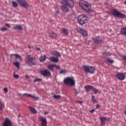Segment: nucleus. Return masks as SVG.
Listing matches in <instances>:
<instances>
[{"label": "nucleus", "instance_id": "1", "mask_svg": "<svg viewBox=\"0 0 126 126\" xmlns=\"http://www.w3.org/2000/svg\"><path fill=\"white\" fill-rule=\"evenodd\" d=\"M79 5L83 10H85V11L89 13L90 15H94L95 12L93 10L91 4L88 3L87 1L81 0L79 2Z\"/></svg>", "mask_w": 126, "mask_h": 126}, {"label": "nucleus", "instance_id": "2", "mask_svg": "<svg viewBox=\"0 0 126 126\" xmlns=\"http://www.w3.org/2000/svg\"><path fill=\"white\" fill-rule=\"evenodd\" d=\"M62 5L61 9L63 12H67L70 8H72L74 6V2L72 0H63L62 1Z\"/></svg>", "mask_w": 126, "mask_h": 126}, {"label": "nucleus", "instance_id": "3", "mask_svg": "<svg viewBox=\"0 0 126 126\" xmlns=\"http://www.w3.org/2000/svg\"><path fill=\"white\" fill-rule=\"evenodd\" d=\"M25 60L26 63L28 66H32V65H36L37 64V59L32 56V55H27Z\"/></svg>", "mask_w": 126, "mask_h": 126}, {"label": "nucleus", "instance_id": "4", "mask_svg": "<svg viewBox=\"0 0 126 126\" xmlns=\"http://www.w3.org/2000/svg\"><path fill=\"white\" fill-rule=\"evenodd\" d=\"M77 20L79 24H80V25H84V24L88 22L89 18L84 15H80L78 16Z\"/></svg>", "mask_w": 126, "mask_h": 126}, {"label": "nucleus", "instance_id": "5", "mask_svg": "<svg viewBox=\"0 0 126 126\" xmlns=\"http://www.w3.org/2000/svg\"><path fill=\"white\" fill-rule=\"evenodd\" d=\"M63 83L65 85L74 86V85H75L74 78L72 77H67L64 79Z\"/></svg>", "mask_w": 126, "mask_h": 126}, {"label": "nucleus", "instance_id": "6", "mask_svg": "<svg viewBox=\"0 0 126 126\" xmlns=\"http://www.w3.org/2000/svg\"><path fill=\"white\" fill-rule=\"evenodd\" d=\"M111 13H112L114 16H116V17H119L120 18H126V15L121 13L116 9H112L111 10Z\"/></svg>", "mask_w": 126, "mask_h": 126}, {"label": "nucleus", "instance_id": "7", "mask_svg": "<svg viewBox=\"0 0 126 126\" xmlns=\"http://www.w3.org/2000/svg\"><path fill=\"white\" fill-rule=\"evenodd\" d=\"M84 70L86 73H94L95 71V68L93 66H87L86 65L84 66Z\"/></svg>", "mask_w": 126, "mask_h": 126}, {"label": "nucleus", "instance_id": "8", "mask_svg": "<svg viewBox=\"0 0 126 126\" xmlns=\"http://www.w3.org/2000/svg\"><path fill=\"white\" fill-rule=\"evenodd\" d=\"M40 74L43 76H45V77H49V76H51V75H52L51 71H50V70L48 69L41 70L40 71Z\"/></svg>", "mask_w": 126, "mask_h": 126}, {"label": "nucleus", "instance_id": "9", "mask_svg": "<svg viewBox=\"0 0 126 126\" xmlns=\"http://www.w3.org/2000/svg\"><path fill=\"white\" fill-rule=\"evenodd\" d=\"M18 2H19L20 5L21 6H23L25 8H28L29 7V5L28 3L27 2L26 0H16Z\"/></svg>", "mask_w": 126, "mask_h": 126}, {"label": "nucleus", "instance_id": "10", "mask_svg": "<svg viewBox=\"0 0 126 126\" xmlns=\"http://www.w3.org/2000/svg\"><path fill=\"white\" fill-rule=\"evenodd\" d=\"M3 126H12V122L9 119L6 118L5 121L3 122Z\"/></svg>", "mask_w": 126, "mask_h": 126}, {"label": "nucleus", "instance_id": "11", "mask_svg": "<svg viewBox=\"0 0 126 126\" xmlns=\"http://www.w3.org/2000/svg\"><path fill=\"white\" fill-rule=\"evenodd\" d=\"M39 121L42 122V126H47V119L41 116L39 117Z\"/></svg>", "mask_w": 126, "mask_h": 126}, {"label": "nucleus", "instance_id": "12", "mask_svg": "<svg viewBox=\"0 0 126 126\" xmlns=\"http://www.w3.org/2000/svg\"><path fill=\"white\" fill-rule=\"evenodd\" d=\"M117 77L119 80H124V79H126V74L122 73H118L117 75Z\"/></svg>", "mask_w": 126, "mask_h": 126}, {"label": "nucleus", "instance_id": "13", "mask_svg": "<svg viewBox=\"0 0 126 126\" xmlns=\"http://www.w3.org/2000/svg\"><path fill=\"white\" fill-rule=\"evenodd\" d=\"M93 40L94 43L96 44H100L103 42L101 38L100 37L98 36L95 38H93Z\"/></svg>", "mask_w": 126, "mask_h": 126}, {"label": "nucleus", "instance_id": "14", "mask_svg": "<svg viewBox=\"0 0 126 126\" xmlns=\"http://www.w3.org/2000/svg\"><path fill=\"white\" fill-rule=\"evenodd\" d=\"M78 32L82 34L83 36H87V32L83 29L79 28L78 29Z\"/></svg>", "mask_w": 126, "mask_h": 126}, {"label": "nucleus", "instance_id": "15", "mask_svg": "<svg viewBox=\"0 0 126 126\" xmlns=\"http://www.w3.org/2000/svg\"><path fill=\"white\" fill-rule=\"evenodd\" d=\"M100 120V126H103L106 125V121H107V118L105 117H100L99 118Z\"/></svg>", "mask_w": 126, "mask_h": 126}, {"label": "nucleus", "instance_id": "16", "mask_svg": "<svg viewBox=\"0 0 126 126\" xmlns=\"http://www.w3.org/2000/svg\"><path fill=\"white\" fill-rule=\"evenodd\" d=\"M23 25H16L14 26L13 29L14 30H19V31H21L23 29Z\"/></svg>", "mask_w": 126, "mask_h": 126}, {"label": "nucleus", "instance_id": "17", "mask_svg": "<svg viewBox=\"0 0 126 126\" xmlns=\"http://www.w3.org/2000/svg\"><path fill=\"white\" fill-rule=\"evenodd\" d=\"M23 96L24 97H25V98H28V97H31V98H32L33 100H35V99H37V97L35 95H33L30 94H24Z\"/></svg>", "mask_w": 126, "mask_h": 126}, {"label": "nucleus", "instance_id": "18", "mask_svg": "<svg viewBox=\"0 0 126 126\" xmlns=\"http://www.w3.org/2000/svg\"><path fill=\"white\" fill-rule=\"evenodd\" d=\"M49 61H51V62H52L53 63H59V62H60L59 60V57H51L49 58Z\"/></svg>", "mask_w": 126, "mask_h": 126}, {"label": "nucleus", "instance_id": "19", "mask_svg": "<svg viewBox=\"0 0 126 126\" xmlns=\"http://www.w3.org/2000/svg\"><path fill=\"white\" fill-rule=\"evenodd\" d=\"M85 89V91H86L88 93L90 91L91 89H93L94 88V86L91 85H87L84 87Z\"/></svg>", "mask_w": 126, "mask_h": 126}, {"label": "nucleus", "instance_id": "20", "mask_svg": "<svg viewBox=\"0 0 126 126\" xmlns=\"http://www.w3.org/2000/svg\"><path fill=\"white\" fill-rule=\"evenodd\" d=\"M47 68L51 71H52V72H54V70H55V64H51L48 65L47 66Z\"/></svg>", "mask_w": 126, "mask_h": 126}, {"label": "nucleus", "instance_id": "21", "mask_svg": "<svg viewBox=\"0 0 126 126\" xmlns=\"http://www.w3.org/2000/svg\"><path fill=\"white\" fill-rule=\"evenodd\" d=\"M52 55L56 56V57H57L58 58H61V57H62V54L61 53L58 51H53L52 52Z\"/></svg>", "mask_w": 126, "mask_h": 126}, {"label": "nucleus", "instance_id": "22", "mask_svg": "<svg viewBox=\"0 0 126 126\" xmlns=\"http://www.w3.org/2000/svg\"><path fill=\"white\" fill-rule=\"evenodd\" d=\"M120 32L122 35H123L124 36H126V27L121 29Z\"/></svg>", "mask_w": 126, "mask_h": 126}, {"label": "nucleus", "instance_id": "23", "mask_svg": "<svg viewBox=\"0 0 126 126\" xmlns=\"http://www.w3.org/2000/svg\"><path fill=\"white\" fill-rule=\"evenodd\" d=\"M46 59H47L46 55H43V56L40 57L39 61L41 63H43V62L46 61Z\"/></svg>", "mask_w": 126, "mask_h": 126}, {"label": "nucleus", "instance_id": "24", "mask_svg": "<svg viewBox=\"0 0 126 126\" xmlns=\"http://www.w3.org/2000/svg\"><path fill=\"white\" fill-rule=\"evenodd\" d=\"M11 56H15L16 58H17V59H18V60L20 61V62H22V58H21V56L18 54H12Z\"/></svg>", "mask_w": 126, "mask_h": 126}, {"label": "nucleus", "instance_id": "25", "mask_svg": "<svg viewBox=\"0 0 126 126\" xmlns=\"http://www.w3.org/2000/svg\"><path fill=\"white\" fill-rule=\"evenodd\" d=\"M29 108L32 113H33V114H37V111H36V109L35 108H32L31 106H29Z\"/></svg>", "mask_w": 126, "mask_h": 126}, {"label": "nucleus", "instance_id": "26", "mask_svg": "<svg viewBox=\"0 0 126 126\" xmlns=\"http://www.w3.org/2000/svg\"><path fill=\"white\" fill-rule=\"evenodd\" d=\"M62 32H63V34H65V35H68V31L65 28L62 29Z\"/></svg>", "mask_w": 126, "mask_h": 126}, {"label": "nucleus", "instance_id": "27", "mask_svg": "<svg viewBox=\"0 0 126 126\" xmlns=\"http://www.w3.org/2000/svg\"><path fill=\"white\" fill-rule=\"evenodd\" d=\"M12 3L13 7L16 8L18 6V3L15 1H12Z\"/></svg>", "mask_w": 126, "mask_h": 126}, {"label": "nucleus", "instance_id": "28", "mask_svg": "<svg viewBox=\"0 0 126 126\" xmlns=\"http://www.w3.org/2000/svg\"><path fill=\"white\" fill-rule=\"evenodd\" d=\"M92 100L93 104H96V103H97V101L96 100V99H95V96L94 95H92Z\"/></svg>", "mask_w": 126, "mask_h": 126}, {"label": "nucleus", "instance_id": "29", "mask_svg": "<svg viewBox=\"0 0 126 126\" xmlns=\"http://www.w3.org/2000/svg\"><path fill=\"white\" fill-rule=\"evenodd\" d=\"M4 108V104L0 100V111H2V109Z\"/></svg>", "mask_w": 126, "mask_h": 126}, {"label": "nucleus", "instance_id": "30", "mask_svg": "<svg viewBox=\"0 0 126 126\" xmlns=\"http://www.w3.org/2000/svg\"><path fill=\"white\" fill-rule=\"evenodd\" d=\"M92 90L94 94H97V93H101V92H99V91L97 90V89H95L94 88L93 89H92Z\"/></svg>", "mask_w": 126, "mask_h": 126}, {"label": "nucleus", "instance_id": "31", "mask_svg": "<svg viewBox=\"0 0 126 126\" xmlns=\"http://www.w3.org/2000/svg\"><path fill=\"white\" fill-rule=\"evenodd\" d=\"M53 98H54L55 99H60L62 98V96H61V95H57V94H55L53 96Z\"/></svg>", "mask_w": 126, "mask_h": 126}, {"label": "nucleus", "instance_id": "32", "mask_svg": "<svg viewBox=\"0 0 126 126\" xmlns=\"http://www.w3.org/2000/svg\"><path fill=\"white\" fill-rule=\"evenodd\" d=\"M107 63H114V60H111L110 59V58H106Z\"/></svg>", "mask_w": 126, "mask_h": 126}, {"label": "nucleus", "instance_id": "33", "mask_svg": "<svg viewBox=\"0 0 126 126\" xmlns=\"http://www.w3.org/2000/svg\"><path fill=\"white\" fill-rule=\"evenodd\" d=\"M67 70L65 69H62L60 71L59 73L60 74H63V73H67Z\"/></svg>", "mask_w": 126, "mask_h": 126}, {"label": "nucleus", "instance_id": "34", "mask_svg": "<svg viewBox=\"0 0 126 126\" xmlns=\"http://www.w3.org/2000/svg\"><path fill=\"white\" fill-rule=\"evenodd\" d=\"M13 64L17 67V68H19L20 64V63H19V62H14Z\"/></svg>", "mask_w": 126, "mask_h": 126}, {"label": "nucleus", "instance_id": "35", "mask_svg": "<svg viewBox=\"0 0 126 126\" xmlns=\"http://www.w3.org/2000/svg\"><path fill=\"white\" fill-rule=\"evenodd\" d=\"M39 81H42V79L36 78L33 80V82H39Z\"/></svg>", "mask_w": 126, "mask_h": 126}, {"label": "nucleus", "instance_id": "36", "mask_svg": "<svg viewBox=\"0 0 126 126\" xmlns=\"http://www.w3.org/2000/svg\"><path fill=\"white\" fill-rule=\"evenodd\" d=\"M1 31H7L8 30V29L6 28L5 27H2L0 29Z\"/></svg>", "mask_w": 126, "mask_h": 126}, {"label": "nucleus", "instance_id": "37", "mask_svg": "<svg viewBox=\"0 0 126 126\" xmlns=\"http://www.w3.org/2000/svg\"><path fill=\"white\" fill-rule=\"evenodd\" d=\"M51 38H57V34L55 33L54 32H52L51 35Z\"/></svg>", "mask_w": 126, "mask_h": 126}, {"label": "nucleus", "instance_id": "38", "mask_svg": "<svg viewBox=\"0 0 126 126\" xmlns=\"http://www.w3.org/2000/svg\"><path fill=\"white\" fill-rule=\"evenodd\" d=\"M104 54H105L106 56H110L112 55V54L111 53H109L108 52H104Z\"/></svg>", "mask_w": 126, "mask_h": 126}, {"label": "nucleus", "instance_id": "39", "mask_svg": "<svg viewBox=\"0 0 126 126\" xmlns=\"http://www.w3.org/2000/svg\"><path fill=\"white\" fill-rule=\"evenodd\" d=\"M55 67L57 68L58 69H61V66L57 65L56 64H55Z\"/></svg>", "mask_w": 126, "mask_h": 126}, {"label": "nucleus", "instance_id": "40", "mask_svg": "<svg viewBox=\"0 0 126 126\" xmlns=\"http://www.w3.org/2000/svg\"><path fill=\"white\" fill-rule=\"evenodd\" d=\"M14 77H15V78H19V75H18V74H14Z\"/></svg>", "mask_w": 126, "mask_h": 126}, {"label": "nucleus", "instance_id": "41", "mask_svg": "<svg viewBox=\"0 0 126 126\" xmlns=\"http://www.w3.org/2000/svg\"><path fill=\"white\" fill-rule=\"evenodd\" d=\"M4 91L5 93H7V92H8V90H7V88H4Z\"/></svg>", "mask_w": 126, "mask_h": 126}, {"label": "nucleus", "instance_id": "42", "mask_svg": "<svg viewBox=\"0 0 126 126\" xmlns=\"http://www.w3.org/2000/svg\"><path fill=\"white\" fill-rule=\"evenodd\" d=\"M100 104H96V107H95V109H99V108H100Z\"/></svg>", "mask_w": 126, "mask_h": 126}, {"label": "nucleus", "instance_id": "43", "mask_svg": "<svg viewBox=\"0 0 126 126\" xmlns=\"http://www.w3.org/2000/svg\"><path fill=\"white\" fill-rule=\"evenodd\" d=\"M5 26H6L8 28H10V25H9V24H5Z\"/></svg>", "mask_w": 126, "mask_h": 126}, {"label": "nucleus", "instance_id": "44", "mask_svg": "<svg viewBox=\"0 0 126 126\" xmlns=\"http://www.w3.org/2000/svg\"><path fill=\"white\" fill-rule=\"evenodd\" d=\"M106 54H105V53H103L102 55V57L103 59H105V58H106Z\"/></svg>", "mask_w": 126, "mask_h": 126}, {"label": "nucleus", "instance_id": "45", "mask_svg": "<svg viewBox=\"0 0 126 126\" xmlns=\"http://www.w3.org/2000/svg\"><path fill=\"white\" fill-rule=\"evenodd\" d=\"M76 103H77L78 104H80L81 105H82V101L77 100V101H76Z\"/></svg>", "mask_w": 126, "mask_h": 126}, {"label": "nucleus", "instance_id": "46", "mask_svg": "<svg viewBox=\"0 0 126 126\" xmlns=\"http://www.w3.org/2000/svg\"><path fill=\"white\" fill-rule=\"evenodd\" d=\"M90 113H94L95 112V109H93L90 111Z\"/></svg>", "mask_w": 126, "mask_h": 126}, {"label": "nucleus", "instance_id": "47", "mask_svg": "<svg viewBox=\"0 0 126 126\" xmlns=\"http://www.w3.org/2000/svg\"><path fill=\"white\" fill-rule=\"evenodd\" d=\"M36 49L37 51H40V48H39V47H36Z\"/></svg>", "mask_w": 126, "mask_h": 126}, {"label": "nucleus", "instance_id": "48", "mask_svg": "<svg viewBox=\"0 0 126 126\" xmlns=\"http://www.w3.org/2000/svg\"><path fill=\"white\" fill-rule=\"evenodd\" d=\"M48 113L47 111H45V112H44V115H48Z\"/></svg>", "mask_w": 126, "mask_h": 126}, {"label": "nucleus", "instance_id": "49", "mask_svg": "<svg viewBox=\"0 0 126 126\" xmlns=\"http://www.w3.org/2000/svg\"><path fill=\"white\" fill-rule=\"evenodd\" d=\"M26 78H29V76L28 75H27L25 76Z\"/></svg>", "mask_w": 126, "mask_h": 126}, {"label": "nucleus", "instance_id": "50", "mask_svg": "<svg viewBox=\"0 0 126 126\" xmlns=\"http://www.w3.org/2000/svg\"><path fill=\"white\" fill-rule=\"evenodd\" d=\"M28 48L29 49H31L30 45L29 44L28 45Z\"/></svg>", "mask_w": 126, "mask_h": 126}, {"label": "nucleus", "instance_id": "51", "mask_svg": "<svg viewBox=\"0 0 126 126\" xmlns=\"http://www.w3.org/2000/svg\"><path fill=\"white\" fill-rule=\"evenodd\" d=\"M125 3L126 5V0L125 1Z\"/></svg>", "mask_w": 126, "mask_h": 126}]
</instances>
